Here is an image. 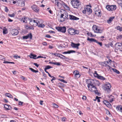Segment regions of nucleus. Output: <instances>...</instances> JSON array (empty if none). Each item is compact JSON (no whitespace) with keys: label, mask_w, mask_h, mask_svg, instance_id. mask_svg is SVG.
Returning a JSON list of instances; mask_svg holds the SVG:
<instances>
[{"label":"nucleus","mask_w":122,"mask_h":122,"mask_svg":"<svg viewBox=\"0 0 122 122\" xmlns=\"http://www.w3.org/2000/svg\"><path fill=\"white\" fill-rule=\"evenodd\" d=\"M30 20V24L31 25L33 24V23H36L35 25L36 26L38 25V27L41 28H43L45 27V25L43 24H41L40 25H38V24H40V22L41 21V20L39 19H38L36 20H32L31 19H29Z\"/></svg>","instance_id":"f257e3e1"},{"label":"nucleus","mask_w":122,"mask_h":122,"mask_svg":"<svg viewBox=\"0 0 122 122\" xmlns=\"http://www.w3.org/2000/svg\"><path fill=\"white\" fill-rule=\"evenodd\" d=\"M71 3L73 7L76 8H77L81 4L80 2L78 0H73Z\"/></svg>","instance_id":"f03ea898"},{"label":"nucleus","mask_w":122,"mask_h":122,"mask_svg":"<svg viewBox=\"0 0 122 122\" xmlns=\"http://www.w3.org/2000/svg\"><path fill=\"white\" fill-rule=\"evenodd\" d=\"M111 87V86L109 82H107L106 83L103 88L105 91L108 93H109L111 91L110 88Z\"/></svg>","instance_id":"7ed1b4c3"},{"label":"nucleus","mask_w":122,"mask_h":122,"mask_svg":"<svg viewBox=\"0 0 122 122\" xmlns=\"http://www.w3.org/2000/svg\"><path fill=\"white\" fill-rule=\"evenodd\" d=\"M92 29L95 33H101L103 31V30L99 29L98 26L96 25H94L92 27Z\"/></svg>","instance_id":"20e7f679"},{"label":"nucleus","mask_w":122,"mask_h":122,"mask_svg":"<svg viewBox=\"0 0 122 122\" xmlns=\"http://www.w3.org/2000/svg\"><path fill=\"white\" fill-rule=\"evenodd\" d=\"M86 82L88 84V87L89 88L95 85V83L94 81L92 79H88L86 80Z\"/></svg>","instance_id":"39448f33"},{"label":"nucleus","mask_w":122,"mask_h":122,"mask_svg":"<svg viewBox=\"0 0 122 122\" xmlns=\"http://www.w3.org/2000/svg\"><path fill=\"white\" fill-rule=\"evenodd\" d=\"M89 90L92 92H94L96 94L99 95V93L97 88L95 86H93L90 87L88 88Z\"/></svg>","instance_id":"423d86ee"},{"label":"nucleus","mask_w":122,"mask_h":122,"mask_svg":"<svg viewBox=\"0 0 122 122\" xmlns=\"http://www.w3.org/2000/svg\"><path fill=\"white\" fill-rule=\"evenodd\" d=\"M106 8L109 11H113L115 10L116 9V6L115 5H107Z\"/></svg>","instance_id":"0eeeda50"},{"label":"nucleus","mask_w":122,"mask_h":122,"mask_svg":"<svg viewBox=\"0 0 122 122\" xmlns=\"http://www.w3.org/2000/svg\"><path fill=\"white\" fill-rule=\"evenodd\" d=\"M52 2L54 3L59 8H60L62 6V5L57 0H51Z\"/></svg>","instance_id":"6e6552de"},{"label":"nucleus","mask_w":122,"mask_h":122,"mask_svg":"<svg viewBox=\"0 0 122 122\" xmlns=\"http://www.w3.org/2000/svg\"><path fill=\"white\" fill-rule=\"evenodd\" d=\"M115 47L116 48L118 49L121 51H122V44L120 43H116Z\"/></svg>","instance_id":"1a4fd4ad"},{"label":"nucleus","mask_w":122,"mask_h":122,"mask_svg":"<svg viewBox=\"0 0 122 122\" xmlns=\"http://www.w3.org/2000/svg\"><path fill=\"white\" fill-rule=\"evenodd\" d=\"M56 29L58 31L63 33L65 32L66 31V27L64 26L56 27Z\"/></svg>","instance_id":"9d476101"},{"label":"nucleus","mask_w":122,"mask_h":122,"mask_svg":"<svg viewBox=\"0 0 122 122\" xmlns=\"http://www.w3.org/2000/svg\"><path fill=\"white\" fill-rule=\"evenodd\" d=\"M11 33L12 35L16 36L18 35L19 32L18 30L16 29H13L11 30Z\"/></svg>","instance_id":"9b49d317"},{"label":"nucleus","mask_w":122,"mask_h":122,"mask_svg":"<svg viewBox=\"0 0 122 122\" xmlns=\"http://www.w3.org/2000/svg\"><path fill=\"white\" fill-rule=\"evenodd\" d=\"M80 45L79 43L75 44L73 42H71V46L73 48H76L78 49H79L78 46Z\"/></svg>","instance_id":"f8f14e48"},{"label":"nucleus","mask_w":122,"mask_h":122,"mask_svg":"<svg viewBox=\"0 0 122 122\" xmlns=\"http://www.w3.org/2000/svg\"><path fill=\"white\" fill-rule=\"evenodd\" d=\"M32 10L36 12H39V10L37 7L36 5H34L31 6Z\"/></svg>","instance_id":"ddd939ff"},{"label":"nucleus","mask_w":122,"mask_h":122,"mask_svg":"<svg viewBox=\"0 0 122 122\" xmlns=\"http://www.w3.org/2000/svg\"><path fill=\"white\" fill-rule=\"evenodd\" d=\"M68 33L71 35H74V33L75 32V30L72 28H70L68 29Z\"/></svg>","instance_id":"4468645a"},{"label":"nucleus","mask_w":122,"mask_h":122,"mask_svg":"<svg viewBox=\"0 0 122 122\" xmlns=\"http://www.w3.org/2000/svg\"><path fill=\"white\" fill-rule=\"evenodd\" d=\"M69 19L71 20H78L79 19L78 18L72 15H69Z\"/></svg>","instance_id":"2eb2a0df"},{"label":"nucleus","mask_w":122,"mask_h":122,"mask_svg":"<svg viewBox=\"0 0 122 122\" xmlns=\"http://www.w3.org/2000/svg\"><path fill=\"white\" fill-rule=\"evenodd\" d=\"M99 64H100L102 66L105 67H109V69H110L111 67L109 65H107L106 63V62L105 61H104L103 62H100Z\"/></svg>","instance_id":"dca6fc26"},{"label":"nucleus","mask_w":122,"mask_h":122,"mask_svg":"<svg viewBox=\"0 0 122 122\" xmlns=\"http://www.w3.org/2000/svg\"><path fill=\"white\" fill-rule=\"evenodd\" d=\"M19 3V6L23 7L25 5V2L24 0H20Z\"/></svg>","instance_id":"f3484780"},{"label":"nucleus","mask_w":122,"mask_h":122,"mask_svg":"<svg viewBox=\"0 0 122 122\" xmlns=\"http://www.w3.org/2000/svg\"><path fill=\"white\" fill-rule=\"evenodd\" d=\"M4 107L7 110H9L12 109V107L10 106L7 104H5L4 105Z\"/></svg>","instance_id":"a211bd4d"},{"label":"nucleus","mask_w":122,"mask_h":122,"mask_svg":"<svg viewBox=\"0 0 122 122\" xmlns=\"http://www.w3.org/2000/svg\"><path fill=\"white\" fill-rule=\"evenodd\" d=\"M103 102L104 104L107 106V107H110L111 106V104L106 100H104L103 101Z\"/></svg>","instance_id":"6ab92c4d"},{"label":"nucleus","mask_w":122,"mask_h":122,"mask_svg":"<svg viewBox=\"0 0 122 122\" xmlns=\"http://www.w3.org/2000/svg\"><path fill=\"white\" fill-rule=\"evenodd\" d=\"M75 51L73 50H70L67 51H65L63 53V54H70L71 53H75Z\"/></svg>","instance_id":"aec40b11"},{"label":"nucleus","mask_w":122,"mask_h":122,"mask_svg":"<svg viewBox=\"0 0 122 122\" xmlns=\"http://www.w3.org/2000/svg\"><path fill=\"white\" fill-rule=\"evenodd\" d=\"M95 13V14L98 16H101V13L100 11H96Z\"/></svg>","instance_id":"412c9836"},{"label":"nucleus","mask_w":122,"mask_h":122,"mask_svg":"<svg viewBox=\"0 0 122 122\" xmlns=\"http://www.w3.org/2000/svg\"><path fill=\"white\" fill-rule=\"evenodd\" d=\"M116 109L117 110L120 112L122 109V106L121 105L117 106L116 107Z\"/></svg>","instance_id":"4be33fe9"},{"label":"nucleus","mask_w":122,"mask_h":122,"mask_svg":"<svg viewBox=\"0 0 122 122\" xmlns=\"http://www.w3.org/2000/svg\"><path fill=\"white\" fill-rule=\"evenodd\" d=\"M114 18L115 17L114 16H112L110 17L109 19L107 21V23H110Z\"/></svg>","instance_id":"5701e85b"},{"label":"nucleus","mask_w":122,"mask_h":122,"mask_svg":"<svg viewBox=\"0 0 122 122\" xmlns=\"http://www.w3.org/2000/svg\"><path fill=\"white\" fill-rule=\"evenodd\" d=\"M86 9V11L89 13V14L91 13L92 12V10L90 8L87 7Z\"/></svg>","instance_id":"b1692460"},{"label":"nucleus","mask_w":122,"mask_h":122,"mask_svg":"<svg viewBox=\"0 0 122 122\" xmlns=\"http://www.w3.org/2000/svg\"><path fill=\"white\" fill-rule=\"evenodd\" d=\"M65 85L61 83H59L57 84V86L61 88V87H63L65 86Z\"/></svg>","instance_id":"393cba45"},{"label":"nucleus","mask_w":122,"mask_h":122,"mask_svg":"<svg viewBox=\"0 0 122 122\" xmlns=\"http://www.w3.org/2000/svg\"><path fill=\"white\" fill-rule=\"evenodd\" d=\"M36 56L35 55H34L32 54H31L30 56H29L31 58L34 59H36Z\"/></svg>","instance_id":"a878e982"},{"label":"nucleus","mask_w":122,"mask_h":122,"mask_svg":"<svg viewBox=\"0 0 122 122\" xmlns=\"http://www.w3.org/2000/svg\"><path fill=\"white\" fill-rule=\"evenodd\" d=\"M87 40L88 41H90L91 42H95L96 40L94 39L93 38H90L89 37L87 38Z\"/></svg>","instance_id":"bb28decb"},{"label":"nucleus","mask_w":122,"mask_h":122,"mask_svg":"<svg viewBox=\"0 0 122 122\" xmlns=\"http://www.w3.org/2000/svg\"><path fill=\"white\" fill-rule=\"evenodd\" d=\"M26 36L28 39V38H30V39L31 40L32 39V36L31 33H30L29 34L27 35H26Z\"/></svg>","instance_id":"cd10ccee"},{"label":"nucleus","mask_w":122,"mask_h":122,"mask_svg":"<svg viewBox=\"0 0 122 122\" xmlns=\"http://www.w3.org/2000/svg\"><path fill=\"white\" fill-rule=\"evenodd\" d=\"M5 95H6V96L9 98H13V96L10 93H5Z\"/></svg>","instance_id":"c85d7f7f"},{"label":"nucleus","mask_w":122,"mask_h":122,"mask_svg":"<svg viewBox=\"0 0 122 122\" xmlns=\"http://www.w3.org/2000/svg\"><path fill=\"white\" fill-rule=\"evenodd\" d=\"M25 28L27 29H31L33 30L34 29V28L33 27H30L27 25H26L25 26Z\"/></svg>","instance_id":"c756f323"},{"label":"nucleus","mask_w":122,"mask_h":122,"mask_svg":"<svg viewBox=\"0 0 122 122\" xmlns=\"http://www.w3.org/2000/svg\"><path fill=\"white\" fill-rule=\"evenodd\" d=\"M58 57L62 59H64L65 58L67 59V58H66L64 56L61 54L59 53Z\"/></svg>","instance_id":"7c9ffc66"},{"label":"nucleus","mask_w":122,"mask_h":122,"mask_svg":"<svg viewBox=\"0 0 122 122\" xmlns=\"http://www.w3.org/2000/svg\"><path fill=\"white\" fill-rule=\"evenodd\" d=\"M112 69L115 72L118 74H119L120 73V72L117 70L115 68H112Z\"/></svg>","instance_id":"2f4dec72"},{"label":"nucleus","mask_w":122,"mask_h":122,"mask_svg":"<svg viewBox=\"0 0 122 122\" xmlns=\"http://www.w3.org/2000/svg\"><path fill=\"white\" fill-rule=\"evenodd\" d=\"M78 73H79V72L77 70H75L73 72V74L74 75V76L76 75Z\"/></svg>","instance_id":"473e14b6"},{"label":"nucleus","mask_w":122,"mask_h":122,"mask_svg":"<svg viewBox=\"0 0 122 122\" xmlns=\"http://www.w3.org/2000/svg\"><path fill=\"white\" fill-rule=\"evenodd\" d=\"M94 75L95 77H97L98 78L99 76L97 73V72L96 71H95V72L94 73Z\"/></svg>","instance_id":"72a5a7b5"},{"label":"nucleus","mask_w":122,"mask_h":122,"mask_svg":"<svg viewBox=\"0 0 122 122\" xmlns=\"http://www.w3.org/2000/svg\"><path fill=\"white\" fill-rule=\"evenodd\" d=\"M80 76L81 75L79 73H78L76 75L74 76V78L75 79H77L79 78Z\"/></svg>","instance_id":"f704fd0d"},{"label":"nucleus","mask_w":122,"mask_h":122,"mask_svg":"<svg viewBox=\"0 0 122 122\" xmlns=\"http://www.w3.org/2000/svg\"><path fill=\"white\" fill-rule=\"evenodd\" d=\"M117 30H119L120 31H122V27H121L119 26H117Z\"/></svg>","instance_id":"c9c22d12"},{"label":"nucleus","mask_w":122,"mask_h":122,"mask_svg":"<svg viewBox=\"0 0 122 122\" xmlns=\"http://www.w3.org/2000/svg\"><path fill=\"white\" fill-rule=\"evenodd\" d=\"M98 78L99 79H100L103 80H105V78L104 77H103V76H99V77H98Z\"/></svg>","instance_id":"e433bc0d"},{"label":"nucleus","mask_w":122,"mask_h":122,"mask_svg":"<svg viewBox=\"0 0 122 122\" xmlns=\"http://www.w3.org/2000/svg\"><path fill=\"white\" fill-rule=\"evenodd\" d=\"M52 68V67H51V66L47 65L46 66V67L45 68V69H49L51 68Z\"/></svg>","instance_id":"4c0bfd02"},{"label":"nucleus","mask_w":122,"mask_h":122,"mask_svg":"<svg viewBox=\"0 0 122 122\" xmlns=\"http://www.w3.org/2000/svg\"><path fill=\"white\" fill-rule=\"evenodd\" d=\"M87 34L90 37H94L95 36L93 35L92 33L91 32L90 33L88 32L87 33Z\"/></svg>","instance_id":"58836bf2"},{"label":"nucleus","mask_w":122,"mask_h":122,"mask_svg":"<svg viewBox=\"0 0 122 122\" xmlns=\"http://www.w3.org/2000/svg\"><path fill=\"white\" fill-rule=\"evenodd\" d=\"M117 1L119 4L121 6L122 5V0H117Z\"/></svg>","instance_id":"ea45409f"},{"label":"nucleus","mask_w":122,"mask_h":122,"mask_svg":"<svg viewBox=\"0 0 122 122\" xmlns=\"http://www.w3.org/2000/svg\"><path fill=\"white\" fill-rule=\"evenodd\" d=\"M13 57H14L16 59H17V58H20V56H18L17 55H14V56Z\"/></svg>","instance_id":"a19ab883"},{"label":"nucleus","mask_w":122,"mask_h":122,"mask_svg":"<svg viewBox=\"0 0 122 122\" xmlns=\"http://www.w3.org/2000/svg\"><path fill=\"white\" fill-rule=\"evenodd\" d=\"M95 42L101 46H102V43L101 42H99L96 40Z\"/></svg>","instance_id":"79ce46f5"},{"label":"nucleus","mask_w":122,"mask_h":122,"mask_svg":"<svg viewBox=\"0 0 122 122\" xmlns=\"http://www.w3.org/2000/svg\"><path fill=\"white\" fill-rule=\"evenodd\" d=\"M42 73H43V75L44 77V79H46V74L44 72H43Z\"/></svg>","instance_id":"37998d69"},{"label":"nucleus","mask_w":122,"mask_h":122,"mask_svg":"<svg viewBox=\"0 0 122 122\" xmlns=\"http://www.w3.org/2000/svg\"><path fill=\"white\" fill-rule=\"evenodd\" d=\"M25 19L24 18V17H23L21 19V21H22L24 23H26V21L24 20H25Z\"/></svg>","instance_id":"c03bdc74"},{"label":"nucleus","mask_w":122,"mask_h":122,"mask_svg":"<svg viewBox=\"0 0 122 122\" xmlns=\"http://www.w3.org/2000/svg\"><path fill=\"white\" fill-rule=\"evenodd\" d=\"M3 33L4 34H6L7 33V31L6 29H3Z\"/></svg>","instance_id":"a18cd8bd"},{"label":"nucleus","mask_w":122,"mask_h":122,"mask_svg":"<svg viewBox=\"0 0 122 122\" xmlns=\"http://www.w3.org/2000/svg\"><path fill=\"white\" fill-rule=\"evenodd\" d=\"M65 17L64 18V19L65 18H67L68 17V14L67 13H65Z\"/></svg>","instance_id":"49530a36"},{"label":"nucleus","mask_w":122,"mask_h":122,"mask_svg":"<svg viewBox=\"0 0 122 122\" xmlns=\"http://www.w3.org/2000/svg\"><path fill=\"white\" fill-rule=\"evenodd\" d=\"M8 15L10 17H13L15 16V14L14 13H13L11 14H9Z\"/></svg>","instance_id":"de8ad7c7"},{"label":"nucleus","mask_w":122,"mask_h":122,"mask_svg":"<svg viewBox=\"0 0 122 122\" xmlns=\"http://www.w3.org/2000/svg\"><path fill=\"white\" fill-rule=\"evenodd\" d=\"M59 80L60 81H61L64 83H67V82L66 81H65V80H64L59 79Z\"/></svg>","instance_id":"09e8293b"},{"label":"nucleus","mask_w":122,"mask_h":122,"mask_svg":"<svg viewBox=\"0 0 122 122\" xmlns=\"http://www.w3.org/2000/svg\"><path fill=\"white\" fill-rule=\"evenodd\" d=\"M54 64L56 65L57 66H60V63L59 62H54Z\"/></svg>","instance_id":"8fccbe9b"},{"label":"nucleus","mask_w":122,"mask_h":122,"mask_svg":"<svg viewBox=\"0 0 122 122\" xmlns=\"http://www.w3.org/2000/svg\"><path fill=\"white\" fill-rule=\"evenodd\" d=\"M99 98H101L100 97H98V96H96V99H97V102H100V100L99 99Z\"/></svg>","instance_id":"3c124183"},{"label":"nucleus","mask_w":122,"mask_h":122,"mask_svg":"<svg viewBox=\"0 0 122 122\" xmlns=\"http://www.w3.org/2000/svg\"><path fill=\"white\" fill-rule=\"evenodd\" d=\"M21 78L23 80L25 81H26L27 80V79L26 78H25L24 76H22L21 77Z\"/></svg>","instance_id":"603ef678"},{"label":"nucleus","mask_w":122,"mask_h":122,"mask_svg":"<svg viewBox=\"0 0 122 122\" xmlns=\"http://www.w3.org/2000/svg\"><path fill=\"white\" fill-rule=\"evenodd\" d=\"M79 32L78 30H75V32H74V35H75V34H79Z\"/></svg>","instance_id":"864d4df0"},{"label":"nucleus","mask_w":122,"mask_h":122,"mask_svg":"<svg viewBox=\"0 0 122 122\" xmlns=\"http://www.w3.org/2000/svg\"><path fill=\"white\" fill-rule=\"evenodd\" d=\"M77 113H79V114L80 115H81L83 114V113L81 111H77Z\"/></svg>","instance_id":"5fc2aeb1"},{"label":"nucleus","mask_w":122,"mask_h":122,"mask_svg":"<svg viewBox=\"0 0 122 122\" xmlns=\"http://www.w3.org/2000/svg\"><path fill=\"white\" fill-rule=\"evenodd\" d=\"M52 54L53 55L56 56H57L58 57L59 55V53H52Z\"/></svg>","instance_id":"6e6d98bb"},{"label":"nucleus","mask_w":122,"mask_h":122,"mask_svg":"<svg viewBox=\"0 0 122 122\" xmlns=\"http://www.w3.org/2000/svg\"><path fill=\"white\" fill-rule=\"evenodd\" d=\"M53 105L54 107L55 108H57L58 107V106L57 105L55 104H53Z\"/></svg>","instance_id":"4d7b16f0"},{"label":"nucleus","mask_w":122,"mask_h":122,"mask_svg":"<svg viewBox=\"0 0 122 122\" xmlns=\"http://www.w3.org/2000/svg\"><path fill=\"white\" fill-rule=\"evenodd\" d=\"M23 103V102H21L20 101H19V105H22Z\"/></svg>","instance_id":"13d9d810"},{"label":"nucleus","mask_w":122,"mask_h":122,"mask_svg":"<svg viewBox=\"0 0 122 122\" xmlns=\"http://www.w3.org/2000/svg\"><path fill=\"white\" fill-rule=\"evenodd\" d=\"M0 56L1 57H0V59L3 60L5 61V58L3 57L2 56Z\"/></svg>","instance_id":"bf43d9fd"},{"label":"nucleus","mask_w":122,"mask_h":122,"mask_svg":"<svg viewBox=\"0 0 122 122\" xmlns=\"http://www.w3.org/2000/svg\"><path fill=\"white\" fill-rule=\"evenodd\" d=\"M23 39H28L26 36H23Z\"/></svg>","instance_id":"052dcab7"},{"label":"nucleus","mask_w":122,"mask_h":122,"mask_svg":"<svg viewBox=\"0 0 122 122\" xmlns=\"http://www.w3.org/2000/svg\"><path fill=\"white\" fill-rule=\"evenodd\" d=\"M52 77H53V78L51 80V81L52 83H53V82L52 81H53L55 80L56 79V78L54 77L53 76Z\"/></svg>","instance_id":"680f3d73"},{"label":"nucleus","mask_w":122,"mask_h":122,"mask_svg":"<svg viewBox=\"0 0 122 122\" xmlns=\"http://www.w3.org/2000/svg\"><path fill=\"white\" fill-rule=\"evenodd\" d=\"M9 10L7 7H5V11L6 12H7Z\"/></svg>","instance_id":"e2e57ef3"},{"label":"nucleus","mask_w":122,"mask_h":122,"mask_svg":"<svg viewBox=\"0 0 122 122\" xmlns=\"http://www.w3.org/2000/svg\"><path fill=\"white\" fill-rule=\"evenodd\" d=\"M29 69L32 72H34L35 70L34 69L31 68H29Z\"/></svg>","instance_id":"0e129e2a"},{"label":"nucleus","mask_w":122,"mask_h":122,"mask_svg":"<svg viewBox=\"0 0 122 122\" xmlns=\"http://www.w3.org/2000/svg\"><path fill=\"white\" fill-rule=\"evenodd\" d=\"M86 97L85 96H83V97H82V99L84 100H85L86 99Z\"/></svg>","instance_id":"69168bd1"},{"label":"nucleus","mask_w":122,"mask_h":122,"mask_svg":"<svg viewBox=\"0 0 122 122\" xmlns=\"http://www.w3.org/2000/svg\"><path fill=\"white\" fill-rule=\"evenodd\" d=\"M34 64L37 67H39V65H38L37 63H34Z\"/></svg>","instance_id":"338daca9"},{"label":"nucleus","mask_w":122,"mask_h":122,"mask_svg":"<svg viewBox=\"0 0 122 122\" xmlns=\"http://www.w3.org/2000/svg\"><path fill=\"white\" fill-rule=\"evenodd\" d=\"M46 37L48 38H51V37L49 35H46Z\"/></svg>","instance_id":"774afa93"}]
</instances>
